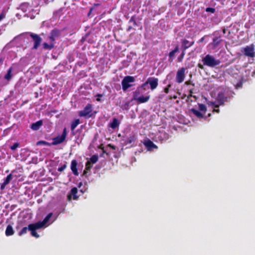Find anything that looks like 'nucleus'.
<instances>
[{
  "mask_svg": "<svg viewBox=\"0 0 255 255\" xmlns=\"http://www.w3.org/2000/svg\"><path fill=\"white\" fill-rule=\"evenodd\" d=\"M201 61L202 64H198V67L201 69H204V66L213 68L219 65L221 63L220 60L216 59L214 56L209 54L203 57Z\"/></svg>",
  "mask_w": 255,
  "mask_h": 255,
  "instance_id": "nucleus-1",
  "label": "nucleus"
},
{
  "mask_svg": "<svg viewBox=\"0 0 255 255\" xmlns=\"http://www.w3.org/2000/svg\"><path fill=\"white\" fill-rule=\"evenodd\" d=\"M78 115L86 119L91 118L93 115L92 105L88 104L83 110L78 112Z\"/></svg>",
  "mask_w": 255,
  "mask_h": 255,
  "instance_id": "nucleus-2",
  "label": "nucleus"
},
{
  "mask_svg": "<svg viewBox=\"0 0 255 255\" xmlns=\"http://www.w3.org/2000/svg\"><path fill=\"white\" fill-rule=\"evenodd\" d=\"M137 139L136 133L132 131L128 136H123L122 140L123 145H130L132 146Z\"/></svg>",
  "mask_w": 255,
  "mask_h": 255,
  "instance_id": "nucleus-3",
  "label": "nucleus"
},
{
  "mask_svg": "<svg viewBox=\"0 0 255 255\" xmlns=\"http://www.w3.org/2000/svg\"><path fill=\"white\" fill-rule=\"evenodd\" d=\"M227 100V97L225 96L224 93L220 92L217 95V101L210 102L208 104L214 106L215 108H219L220 106L223 105Z\"/></svg>",
  "mask_w": 255,
  "mask_h": 255,
  "instance_id": "nucleus-4",
  "label": "nucleus"
},
{
  "mask_svg": "<svg viewBox=\"0 0 255 255\" xmlns=\"http://www.w3.org/2000/svg\"><path fill=\"white\" fill-rule=\"evenodd\" d=\"M135 81V78L133 76H125L122 81V89L124 91H127L128 88L132 87L133 85L130 84Z\"/></svg>",
  "mask_w": 255,
  "mask_h": 255,
  "instance_id": "nucleus-5",
  "label": "nucleus"
},
{
  "mask_svg": "<svg viewBox=\"0 0 255 255\" xmlns=\"http://www.w3.org/2000/svg\"><path fill=\"white\" fill-rule=\"evenodd\" d=\"M213 35H215V37L213 38L212 42L209 44V45L212 46L213 49H215L222 42V39L219 31H215Z\"/></svg>",
  "mask_w": 255,
  "mask_h": 255,
  "instance_id": "nucleus-6",
  "label": "nucleus"
},
{
  "mask_svg": "<svg viewBox=\"0 0 255 255\" xmlns=\"http://www.w3.org/2000/svg\"><path fill=\"white\" fill-rule=\"evenodd\" d=\"M42 228L40 225L37 222L34 224H30L28 225V230L31 232V235L35 238H38L39 235L36 232V230Z\"/></svg>",
  "mask_w": 255,
  "mask_h": 255,
  "instance_id": "nucleus-7",
  "label": "nucleus"
},
{
  "mask_svg": "<svg viewBox=\"0 0 255 255\" xmlns=\"http://www.w3.org/2000/svg\"><path fill=\"white\" fill-rule=\"evenodd\" d=\"M185 77V69L184 67L180 68L176 73V82L179 84L182 83Z\"/></svg>",
  "mask_w": 255,
  "mask_h": 255,
  "instance_id": "nucleus-8",
  "label": "nucleus"
},
{
  "mask_svg": "<svg viewBox=\"0 0 255 255\" xmlns=\"http://www.w3.org/2000/svg\"><path fill=\"white\" fill-rule=\"evenodd\" d=\"M29 35L34 42V45L32 49H37L40 45L42 38L38 34L33 33H30Z\"/></svg>",
  "mask_w": 255,
  "mask_h": 255,
  "instance_id": "nucleus-9",
  "label": "nucleus"
},
{
  "mask_svg": "<svg viewBox=\"0 0 255 255\" xmlns=\"http://www.w3.org/2000/svg\"><path fill=\"white\" fill-rule=\"evenodd\" d=\"M64 141V131L62 133L61 135L59 136H58L56 137H54L52 139V142L51 143H49L46 141H41L44 144L46 145H57L58 144L61 143Z\"/></svg>",
  "mask_w": 255,
  "mask_h": 255,
  "instance_id": "nucleus-10",
  "label": "nucleus"
},
{
  "mask_svg": "<svg viewBox=\"0 0 255 255\" xmlns=\"http://www.w3.org/2000/svg\"><path fill=\"white\" fill-rule=\"evenodd\" d=\"M151 90L155 89L158 85V79L155 77H149L146 80Z\"/></svg>",
  "mask_w": 255,
  "mask_h": 255,
  "instance_id": "nucleus-11",
  "label": "nucleus"
},
{
  "mask_svg": "<svg viewBox=\"0 0 255 255\" xmlns=\"http://www.w3.org/2000/svg\"><path fill=\"white\" fill-rule=\"evenodd\" d=\"M60 31L58 29L54 28L53 29L49 35V38L51 42H53L56 38L59 37L60 36Z\"/></svg>",
  "mask_w": 255,
  "mask_h": 255,
  "instance_id": "nucleus-12",
  "label": "nucleus"
},
{
  "mask_svg": "<svg viewBox=\"0 0 255 255\" xmlns=\"http://www.w3.org/2000/svg\"><path fill=\"white\" fill-rule=\"evenodd\" d=\"M244 54L249 57H254L255 56L254 48L252 46H247L244 48Z\"/></svg>",
  "mask_w": 255,
  "mask_h": 255,
  "instance_id": "nucleus-13",
  "label": "nucleus"
},
{
  "mask_svg": "<svg viewBox=\"0 0 255 255\" xmlns=\"http://www.w3.org/2000/svg\"><path fill=\"white\" fill-rule=\"evenodd\" d=\"M179 45H176L175 46L174 49L169 53V54H168V56H169L168 61L169 62L171 63V62H173V61L174 60V56H175V54L179 51Z\"/></svg>",
  "mask_w": 255,
  "mask_h": 255,
  "instance_id": "nucleus-14",
  "label": "nucleus"
},
{
  "mask_svg": "<svg viewBox=\"0 0 255 255\" xmlns=\"http://www.w3.org/2000/svg\"><path fill=\"white\" fill-rule=\"evenodd\" d=\"M53 215V213H49L46 217L45 218L43 219V220L42 221H39V222H37V223L40 225V227L41 228H43V227L45 226V225L48 222V221H49L50 219L51 218V217H52Z\"/></svg>",
  "mask_w": 255,
  "mask_h": 255,
  "instance_id": "nucleus-15",
  "label": "nucleus"
},
{
  "mask_svg": "<svg viewBox=\"0 0 255 255\" xmlns=\"http://www.w3.org/2000/svg\"><path fill=\"white\" fill-rule=\"evenodd\" d=\"M43 125V121L39 120L30 125V128L33 130H38Z\"/></svg>",
  "mask_w": 255,
  "mask_h": 255,
  "instance_id": "nucleus-16",
  "label": "nucleus"
},
{
  "mask_svg": "<svg viewBox=\"0 0 255 255\" xmlns=\"http://www.w3.org/2000/svg\"><path fill=\"white\" fill-rule=\"evenodd\" d=\"M144 144L149 149L157 148V146L149 139L145 141Z\"/></svg>",
  "mask_w": 255,
  "mask_h": 255,
  "instance_id": "nucleus-17",
  "label": "nucleus"
},
{
  "mask_svg": "<svg viewBox=\"0 0 255 255\" xmlns=\"http://www.w3.org/2000/svg\"><path fill=\"white\" fill-rule=\"evenodd\" d=\"M120 122L116 118H114L112 121L110 123L109 127L112 129H116L118 128L120 126Z\"/></svg>",
  "mask_w": 255,
  "mask_h": 255,
  "instance_id": "nucleus-18",
  "label": "nucleus"
},
{
  "mask_svg": "<svg viewBox=\"0 0 255 255\" xmlns=\"http://www.w3.org/2000/svg\"><path fill=\"white\" fill-rule=\"evenodd\" d=\"M14 233V231L11 225H8L5 230V234L6 236H11Z\"/></svg>",
  "mask_w": 255,
  "mask_h": 255,
  "instance_id": "nucleus-19",
  "label": "nucleus"
},
{
  "mask_svg": "<svg viewBox=\"0 0 255 255\" xmlns=\"http://www.w3.org/2000/svg\"><path fill=\"white\" fill-rule=\"evenodd\" d=\"M181 44L182 50H186L187 49L190 47L189 41L186 39H181Z\"/></svg>",
  "mask_w": 255,
  "mask_h": 255,
  "instance_id": "nucleus-20",
  "label": "nucleus"
},
{
  "mask_svg": "<svg viewBox=\"0 0 255 255\" xmlns=\"http://www.w3.org/2000/svg\"><path fill=\"white\" fill-rule=\"evenodd\" d=\"M149 99V96H141L137 99V102L138 103H144L147 102Z\"/></svg>",
  "mask_w": 255,
  "mask_h": 255,
  "instance_id": "nucleus-21",
  "label": "nucleus"
},
{
  "mask_svg": "<svg viewBox=\"0 0 255 255\" xmlns=\"http://www.w3.org/2000/svg\"><path fill=\"white\" fill-rule=\"evenodd\" d=\"M191 112L192 114H193L194 115H195L197 118H202L204 116V114L201 113L199 111L195 109H191Z\"/></svg>",
  "mask_w": 255,
  "mask_h": 255,
  "instance_id": "nucleus-22",
  "label": "nucleus"
},
{
  "mask_svg": "<svg viewBox=\"0 0 255 255\" xmlns=\"http://www.w3.org/2000/svg\"><path fill=\"white\" fill-rule=\"evenodd\" d=\"M11 71H12V68H9L8 70H7L6 74L4 76V79L5 80H6L7 81H9L12 77V75L11 74Z\"/></svg>",
  "mask_w": 255,
  "mask_h": 255,
  "instance_id": "nucleus-23",
  "label": "nucleus"
},
{
  "mask_svg": "<svg viewBox=\"0 0 255 255\" xmlns=\"http://www.w3.org/2000/svg\"><path fill=\"white\" fill-rule=\"evenodd\" d=\"M80 124V120L79 119H76L72 122L71 126V129L72 130H74V129L77 127V126Z\"/></svg>",
  "mask_w": 255,
  "mask_h": 255,
  "instance_id": "nucleus-24",
  "label": "nucleus"
},
{
  "mask_svg": "<svg viewBox=\"0 0 255 255\" xmlns=\"http://www.w3.org/2000/svg\"><path fill=\"white\" fill-rule=\"evenodd\" d=\"M11 179H12V175H11V174H8L6 176L5 179H4V182L3 183V185H6L7 184H8Z\"/></svg>",
  "mask_w": 255,
  "mask_h": 255,
  "instance_id": "nucleus-25",
  "label": "nucleus"
},
{
  "mask_svg": "<svg viewBox=\"0 0 255 255\" xmlns=\"http://www.w3.org/2000/svg\"><path fill=\"white\" fill-rule=\"evenodd\" d=\"M198 106H199V110L201 112H203V114H205L206 112V110H207L206 106L203 104H198Z\"/></svg>",
  "mask_w": 255,
  "mask_h": 255,
  "instance_id": "nucleus-26",
  "label": "nucleus"
},
{
  "mask_svg": "<svg viewBox=\"0 0 255 255\" xmlns=\"http://www.w3.org/2000/svg\"><path fill=\"white\" fill-rule=\"evenodd\" d=\"M140 91L139 89V87H137V89L133 92V99L137 101V99H138V96L140 94Z\"/></svg>",
  "mask_w": 255,
  "mask_h": 255,
  "instance_id": "nucleus-27",
  "label": "nucleus"
},
{
  "mask_svg": "<svg viewBox=\"0 0 255 255\" xmlns=\"http://www.w3.org/2000/svg\"><path fill=\"white\" fill-rule=\"evenodd\" d=\"M43 47L44 49L50 50L53 48L54 44H49L47 43H44L43 44Z\"/></svg>",
  "mask_w": 255,
  "mask_h": 255,
  "instance_id": "nucleus-28",
  "label": "nucleus"
},
{
  "mask_svg": "<svg viewBox=\"0 0 255 255\" xmlns=\"http://www.w3.org/2000/svg\"><path fill=\"white\" fill-rule=\"evenodd\" d=\"M27 230H28V227H24L23 228L21 231L18 233V235L19 236H21L22 235L26 234L27 232Z\"/></svg>",
  "mask_w": 255,
  "mask_h": 255,
  "instance_id": "nucleus-29",
  "label": "nucleus"
},
{
  "mask_svg": "<svg viewBox=\"0 0 255 255\" xmlns=\"http://www.w3.org/2000/svg\"><path fill=\"white\" fill-rule=\"evenodd\" d=\"M185 51L186 50H182V52L181 54V55H180V56L178 57V61L179 62H181L183 60V59L185 55Z\"/></svg>",
  "mask_w": 255,
  "mask_h": 255,
  "instance_id": "nucleus-30",
  "label": "nucleus"
},
{
  "mask_svg": "<svg viewBox=\"0 0 255 255\" xmlns=\"http://www.w3.org/2000/svg\"><path fill=\"white\" fill-rule=\"evenodd\" d=\"M19 145V143L18 142H15L14 143L12 146H10V149L11 150H15L16 149Z\"/></svg>",
  "mask_w": 255,
  "mask_h": 255,
  "instance_id": "nucleus-31",
  "label": "nucleus"
},
{
  "mask_svg": "<svg viewBox=\"0 0 255 255\" xmlns=\"http://www.w3.org/2000/svg\"><path fill=\"white\" fill-rule=\"evenodd\" d=\"M206 11L214 13L215 12V8L213 7H207Z\"/></svg>",
  "mask_w": 255,
  "mask_h": 255,
  "instance_id": "nucleus-32",
  "label": "nucleus"
},
{
  "mask_svg": "<svg viewBox=\"0 0 255 255\" xmlns=\"http://www.w3.org/2000/svg\"><path fill=\"white\" fill-rule=\"evenodd\" d=\"M129 22H132L134 26L136 25V22L135 20V17L134 16H132L129 20Z\"/></svg>",
  "mask_w": 255,
  "mask_h": 255,
  "instance_id": "nucleus-33",
  "label": "nucleus"
},
{
  "mask_svg": "<svg viewBox=\"0 0 255 255\" xmlns=\"http://www.w3.org/2000/svg\"><path fill=\"white\" fill-rule=\"evenodd\" d=\"M123 65L124 67H128L129 65V61L128 60L123 61Z\"/></svg>",
  "mask_w": 255,
  "mask_h": 255,
  "instance_id": "nucleus-34",
  "label": "nucleus"
},
{
  "mask_svg": "<svg viewBox=\"0 0 255 255\" xmlns=\"http://www.w3.org/2000/svg\"><path fill=\"white\" fill-rule=\"evenodd\" d=\"M171 87V85L169 84L164 89V92L166 94H168L169 93V88Z\"/></svg>",
  "mask_w": 255,
  "mask_h": 255,
  "instance_id": "nucleus-35",
  "label": "nucleus"
},
{
  "mask_svg": "<svg viewBox=\"0 0 255 255\" xmlns=\"http://www.w3.org/2000/svg\"><path fill=\"white\" fill-rule=\"evenodd\" d=\"M5 17V13L4 10H3L1 13L0 14V21L2 20Z\"/></svg>",
  "mask_w": 255,
  "mask_h": 255,
  "instance_id": "nucleus-36",
  "label": "nucleus"
},
{
  "mask_svg": "<svg viewBox=\"0 0 255 255\" xmlns=\"http://www.w3.org/2000/svg\"><path fill=\"white\" fill-rule=\"evenodd\" d=\"M103 95L101 94H97L96 95V97H97L96 101L98 102H101V100L100 99L101 97H103Z\"/></svg>",
  "mask_w": 255,
  "mask_h": 255,
  "instance_id": "nucleus-37",
  "label": "nucleus"
},
{
  "mask_svg": "<svg viewBox=\"0 0 255 255\" xmlns=\"http://www.w3.org/2000/svg\"><path fill=\"white\" fill-rule=\"evenodd\" d=\"M147 85H148V84H147V81H146L145 83H144L142 84L140 86H139L138 87H139V88H141V89H142L143 90H145L146 89V88H145V86H146Z\"/></svg>",
  "mask_w": 255,
  "mask_h": 255,
  "instance_id": "nucleus-38",
  "label": "nucleus"
},
{
  "mask_svg": "<svg viewBox=\"0 0 255 255\" xmlns=\"http://www.w3.org/2000/svg\"><path fill=\"white\" fill-rule=\"evenodd\" d=\"M185 84L186 85H191L193 86H195V84L193 83L191 81L188 80L185 82Z\"/></svg>",
  "mask_w": 255,
  "mask_h": 255,
  "instance_id": "nucleus-39",
  "label": "nucleus"
},
{
  "mask_svg": "<svg viewBox=\"0 0 255 255\" xmlns=\"http://www.w3.org/2000/svg\"><path fill=\"white\" fill-rule=\"evenodd\" d=\"M86 159H98V156L97 155H94L91 158H87Z\"/></svg>",
  "mask_w": 255,
  "mask_h": 255,
  "instance_id": "nucleus-40",
  "label": "nucleus"
},
{
  "mask_svg": "<svg viewBox=\"0 0 255 255\" xmlns=\"http://www.w3.org/2000/svg\"><path fill=\"white\" fill-rule=\"evenodd\" d=\"M204 39H205V36L202 37L201 38H200V39L198 40V43H202V42L204 41Z\"/></svg>",
  "mask_w": 255,
  "mask_h": 255,
  "instance_id": "nucleus-41",
  "label": "nucleus"
},
{
  "mask_svg": "<svg viewBox=\"0 0 255 255\" xmlns=\"http://www.w3.org/2000/svg\"><path fill=\"white\" fill-rule=\"evenodd\" d=\"M58 170L59 171H62L64 170V165L59 167Z\"/></svg>",
  "mask_w": 255,
  "mask_h": 255,
  "instance_id": "nucleus-42",
  "label": "nucleus"
},
{
  "mask_svg": "<svg viewBox=\"0 0 255 255\" xmlns=\"http://www.w3.org/2000/svg\"><path fill=\"white\" fill-rule=\"evenodd\" d=\"M191 97H193V98H196V96H193V95H192V94H189V95H188V96H187V98H191Z\"/></svg>",
  "mask_w": 255,
  "mask_h": 255,
  "instance_id": "nucleus-43",
  "label": "nucleus"
},
{
  "mask_svg": "<svg viewBox=\"0 0 255 255\" xmlns=\"http://www.w3.org/2000/svg\"><path fill=\"white\" fill-rule=\"evenodd\" d=\"M194 44V41H189V45H190V47L191 46H192V45H193V44Z\"/></svg>",
  "mask_w": 255,
  "mask_h": 255,
  "instance_id": "nucleus-44",
  "label": "nucleus"
},
{
  "mask_svg": "<svg viewBox=\"0 0 255 255\" xmlns=\"http://www.w3.org/2000/svg\"><path fill=\"white\" fill-rule=\"evenodd\" d=\"M226 30H227V29H226V28L224 27V28H222V31H223V33L224 34H225V33H226Z\"/></svg>",
  "mask_w": 255,
  "mask_h": 255,
  "instance_id": "nucleus-45",
  "label": "nucleus"
},
{
  "mask_svg": "<svg viewBox=\"0 0 255 255\" xmlns=\"http://www.w3.org/2000/svg\"><path fill=\"white\" fill-rule=\"evenodd\" d=\"M189 93L191 94H193V89H191L189 91Z\"/></svg>",
  "mask_w": 255,
  "mask_h": 255,
  "instance_id": "nucleus-46",
  "label": "nucleus"
},
{
  "mask_svg": "<svg viewBox=\"0 0 255 255\" xmlns=\"http://www.w3.org/2000/svg\"><path fill=\"white\" fill-rule=\"evenodd\" d=\"M213 112L219 113L220 112V110L219 109H214Z\"/></svg>",
  "mask_w": 255,
  "mask_h": 255,
  "instance_id": "nucleus-47",
  "label": "nucleus"
},
{
  "mask_svg": "<svg viewBox=\"0 0 255 255\" xmlns=\"http://www.w3.org/2000/svg\"><path fill=\"white\" fill-rule=\"evenodd\" d=\"M93 9H94L93 7H92V8H90V11H89V12L88 13V15H90V14L91 13V12L93 10Z\"/></svg>",
  "mask_w": 255,
  "mask_h": 255,
  "instance_id": "nucleus-48",
  "label": "nucleus"
},
{
  "mask_svg": "<svg viewBox=\"0 0 255 255\" xmlns=\"http://www.w3.org/2000/svg\"><path fill=\"white\" fill-rule=\"evenodd\" d=\"M131 28H132V27H131V26H129V27H128V31H129Z\"/></svg>",
  "mask_w": 255,
  "mask_h": 255,
  "instance_id": "nucleus-49",
  "label": "nucleus"
},
{
  "mask_svg": "<svg viewBox=\"0 0 255 255\" xmlns=\"http://www.w3.org/2000/svg\"><path fill=\"white\" fill-rule=\"evenodd\" d=\"M94 5L95 6H98V5H99V3H95Z\"/></svg>",
  "mask_w": 255,
  "mask_h": 255,
  "instance_id": "nucleus-50",
  "label": "nucleus"
},
{
  "mask_svg": "<svg viewBox=\"0 0 255 255\" xmlns=\"http://www.w3.org/2000/svg\"><path fill=\"white\" fill-rule=\"evenodd\" d=\"M126 106L128 107V103H126Z\"/></svg>",
  "mask_w": 255,
  "mask_h": 255,
  "instance_id": "nucleus-51",
  "label": "nucleus"
},
{
  "mask_svg": "<svg viewBox=\"0 0 255 255\" xmlns=\"http://www.w3.org/2000/svg\"><path fill=\"white\" fill-rule=\"evenodd\" d=\"M65 137H66V129L65 128V134H64Z\"/></svg>",
  "mask_w": 255,
  "mask_h": 255,
  "instance_id": "nucleus-52",
  "label": "nucleus"
},
{
  "mask_svg": "<svg viewBox=\"0 0 255 255\" xmlns=\"http://www.w3.org/2000/svg\"><path fill=\"white\" fill-rule=\"evenodd\" d=\"M32 160L35 159L34 157H33V158H32Z\"/></svg>",
  "mask_w": 255,
  "mask_h": 255,
  "instance_id": "nucleus-53",
  "label": "nucleus"
}]
</instances>
